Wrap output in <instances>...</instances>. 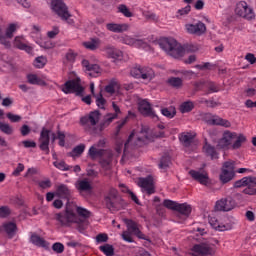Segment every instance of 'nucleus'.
Returning <instances> with one entry per match:
<instances>
[{
  "mask_svg": "<svg viewBox=\"0 0 256 256\" xmlns=\"http://www.w3.org/2000/svg\"><path fill=\"white\" fill-rule=\"evenodd\" d=\"M247 141L243 134H237L231 131H225L222 138L219 140V145L222 149H241V145Z\"/></svg>",
  "mask_w": 256,
  "mask_h": 256,
  "instance_id": "f257e3e1",
  "label": "nucleus"
},
{
  "mask_svg": "<svg viewBox=\"0 0 256 256\" xmlns=\"http://www.w3.org/2000/svg\"><path fill=\"white\" fill-rule=\"evenodd\" d=\"M55 219L58 221V223H60L62 227H69L70 223H78V229L80 233H83V231L89 227V221L79 220V218H77V214L71 210H66L65 213L56 214Z\"/></svg>",
  "mask_w": 256,
  "mask_h": 256,
  "instance_id": "f03ea898",
  "label": "nucleus"
},
{
  "mask_svg": "<svg viewBox=\"0 0 256 256\" xmlns=\"http://www.w3.org/2000/svg\"><path fill=\"white\" fill-rule=\"evenodd\" d=\"M88 155L92 159H100L99 163L104 171H110L113 163V152L105 149H99L95 145L91 146Z\"/></svg>",
  "mask_w": 256,
  "mask_h": 256,
  "instance_id": "7ed1b4c3",
  "label": "nucleus"
},
{
  "mask_svg": "<svg viewBox=\"0 0 256 256\" xmlns=\"http://www.w3.org/2000/svg\"><path fill=\"white\" fill-rule=\"evenodd\" d=\"M99 119H101V113H99L98 110H95L88 115L83 116L80 119V123L90 135H99V125H97Z\"/></svg>",
  "mask_w": 256,
  "mask_h": 256,
  "instance_id": "20e7f679",
  "label": "nucleus"
},
{
  "mask_svg": "<svg viewBox=\"0 0 256 256\" xmlns=\"http://www.w3.org/2000/svg\"><path fill=\"white\" fill-rule=\"evenodd\" d=\"M125 224L127 230L122 233L123 241H126V243H133L135 240H133L132 235H135L138 239H147V236L141 232L139 225L135 221L127 219L125 220Z\"/></svg>",
  "mask_w": 256,
  "mask_h": 256,
  "instance_id": "39448f33",
  "label": "nucleus"
},
{
  "mask_svg": "<svg viewBox=\"0 0 256 256\" xmlns=\"http://www.w3.org/2000/svg\"><path fill=\"white\" fill-rule=\"evenodd\" d=\"M159 46L163 51L168 53L174 59H179V57H183L185 53V49L181 46L175 39H166L160 42Z\"/></svg>",
  "mask_w": 256,
  "mask_h": 256,
  "instance_id": "423d86ee",
  "label": "nucleus"
},
{
  "mask_svg": "<svg viewBox=\"0 0 256 256\" xmlns=\"http://www.w3.org/2000/svg\"><path fill=\"white\" fill-rule=\"evenodd\" d=\"M52 10L62 21H67L68 25H73L74 21L70 18L69 8H67V5L62 0H52Z\"/></svg>",
  "mask_w": 256,
  "mask_h": 256,
  "instance_id": "0eeeda50",
  "label": "nucleus"
},
{
  "mask_svg": "<svg viewBox=\"0 0 256 256\" xmlns=\"http://www.w3.org/2000/svg\"><path fill=\"white\" fill-rule=\"evenodd\" d=\"M234 187L239 189L240 187H246L243 190L245 195H256V177H244L234 183Z\"/></svg>",
  "mask_w": 256,
  "mask_h": 256,
  "instance_id": "6e6552de",
  "label": "nucleus"
},
{
  "mask_svg": "<svg viewBox=\"0 0 256 256\" xmlns=\"http://www.w3.org/2000/svg\"><path fill=\"white\" fill-rule=\"evenodd\" d=\"M192 256H207V255H215V245L211 242L206 241L199 244H195L191 248Z\"/></svg>",
  "mask_w": 256,
  "mask_h": 256,
  "instance_id": "1a4fd4ad",
  "label": "nucleus"
},
{
  "mask_svg": "<svg viewBox=\"0 0 256 256\" xmlns=\"http://www.w3.org/2000/svg\"><path fill=\"white\" fill-rule=\"evenodd\" d=\"M130 74L135 79H143L144 81H152L155 78V71L149 67L136 66L131 69Z\"/></svg>",
  "mask_w": 256,
  "mask_h": 256,
  "instance_id": "9d476101",
  "label": "nucleus"
},
{
  "mask_svg": "<svg viewBox=\"0 0 256 256\" xmlns=\"http://www.w3.org/2000/svg\"><path fill=\"white\" fill-rule=\"evenodd\" d=\"M235 13L239 17H243V19H247L248 21L255 19V13L251 8H249V5H247V2L245 1H241L236 5Z\"/></svg>",
  "mask_w": 256,
  "mask_h": 256,
  "instance_id": "9b49d317",
  "label": "nucleus"
},
{
  "mask_svg": "<svg viewBox=\"0 0 256 256\" xmlns=\"http://www.w3.org/2000/svg\"><path fill=\"white\" fill-rule=\"evenodd\" d=\"M138 109L141 115L144 117H151V119H155L157 117V114L155 113V110L151 107V103L147 101V99H142L138 103Z\"/></svg>",
  "mask_w": 256,
  "mask_h": 256,
  "instance_id": "f8f14e48",
  "label": "nucleus"
},
{
  "mask_svg": "<svg viewBox=\"0 0 256 256\" xmlns=\"http://www.w3.org/2000/svg\"><path fill=\"white\" fill-rule=\"evenodd\" d=\"M74 187L79 195H83V193H91L93 191V185H91V182L87 178L77 180Z\"/></svg>",
  "mask_w": 256,
  "mask_h": 256,
  "instance_id": "ddd939ff",
  "label": "nucleus"
},
{
  "mask_svg": "<svg viewBox=\"0 0 256 256\" xmlns=\"http://www.w3.org/2000/svg\"><path fill=\"white\" fill-rule=\"evenodd\" d=\"M117 190L111 189L108 195L105 197L106 206L110 211H117L119 209V204L117 203Z\"/></svg>",
  "mask_w": 256,
  "mask_h": 256,
  "instance_id": "4468645a",
  "label": "nucleus"
},
{
  "mask_svg": "<svg viewBox=\"0 0 256 256\" xmlns=\"http://www.w3.org/2000/svg\"><path fill=\"white\" fill-rule=\"evenodd\" d=\"M138 185L139 187L144 189V191H146L148 195H153V193H155V186L153 185V176L151 175L145 178H139Z\"/></svg>",
  "mask_w": 256,
  "mask_h": 256,
  "instance_id": "2eb2a0df",
  "label": "nucleus"
},
{
  "mask_svg": "<svg viewBox=\"0 0 256 256\" xmlns=\"http://www.w3.org/2000/svg\"><path fill=\"white\" fill-rule=\"evenodd\" d=\"M62 91L66 94L69 93H83V86L79 84V81L77 80H68L65 82L64 87Z\"/></svg>",
  "mask_w": 256,
  "mask_h": 256,
  "instance_id": "dca6fc26",
  "label": "nucleus"
},
{
  "mask_svg": "<svg viewBox=\"0 0 256 256\" xmlns=\"http://www.w3.org/2000/svg\"><path fill=\"white\" fill-rule=\"evenodd\" d=\"M82 67L90 77H99L101 73V67L91 64L87 59L82 60Z\"/></svg>",
  "mask_w": 256,
  "mask_h": 256,
  "instance_id": "f3484780",
  "label": "nucleus"
},
{
  "mask_svg": "<svg viewBox=\"0 0 256 256\" xmlns=\"http://www.w3.org/2000/svg\"><path fill=\"white\" fill-rule=\"evenodd\" d=\"M55 195L60 199H66L69 201L71 199V195H73V191H71L67 184H58L56 186Z\"/></svg>",
  "mask_w": 256,
  "mask_h": 256,
  "instance_id": "a211bd4d",
  "label": "nucleus"
},
{
  "mask_svg": "<svg viewBox=\"0 0 256 256\" xmlns=\"http://www.w3.org/2000/svg\"><path fill=\"white\" fill-rule=\"evenodd\" d=\"M104 53L108 59H113V61H120V59H123V52L111 45L104 48Z\"/></svg>",
  "mask_w": 256,
  "mask_h": 256,
  "instance_id": "6ab92c4d",
  "label": "nucleus"
},
{
  "mask_svg": "<svg viewBox=\"0 0 256 256\" xmlns=\"http://www.w3.org/2000/svg\"><path fill=\"white\" fill-rule=\"evenodd\" d=\"M106 29L110 33H125L129 31V24L110 22L106 24Z\"/></svg>",
  "mask_w": 256,
  "mask_h": 256,
  "instance_id": "aec40b11",
  "label": "nucleus"
},
{
  "mask_svg": "<svg viewBox=\"0 0 256 256\" xmlns=\"http://www.w3.org/2000/svg\"><path fill=\"white\" fill-rule=\"evenodd\" d=\"M186 30L191 35H203L207 31V27L203 22H198L196 24H187Z\"/></svg>",
  "mask_w": 256,
  "mask_h": 256,
  "instance_id": "412c9836",
  "label": "nucleus"
},
{
  "mask_svg": "<svg viewBox=\"0 0 256 256\" xmlns=\"http://www.w3.org/2000/svg\"><path fill=\"white\" fill-rule=\"evenodd\" d=\"M189 175L194 181H198L200 185H209V174L201 173L197 170H190Z\"/></svg>",
  "mask_w": 256,
  "mask_h": 256,
  "instance_id": "4be33fe9",
  "label": "nucleus"
},
{
  "mask_svg": "<svg viewBox=\"0 0 256 256\" xmlns=\"http://www.w3.org/2000/svg\"><path fill=\"white\" fill-rule=\"evenodd\" d=\"M50 133L51 131L43 128L39 138L41 151H46L47 153H49V141H50L49 134Z\"/></svg>",
  "mask_w": 256,
  "mask_h": 256,
  "instance_id": "5701e85b",
  "label": "nucleus"
},
{
  "mask_svg": "<svg viewBox=\"0 0 256 256\" xmlns=\"http://www.w3.org/2000/svg\"><path fill=\"white\" fill-rule=\"evenodd\" d=\"M203 152L205 153L206 157H210V159H219V153L217 152V149L215 146L205 143L203 146Z\"/></svg>",
  "mask_w": 256,
  "mask_h": 256,
  "instance_id": "b1692460",
  "label": "nucleus"
},
{
  "mask_svg": "<svg viewBox=\"0 0 256 256\" xmlns=\"http://www.w3.org/2000/svg\"><path fill=\"white\" fill-rule=\"evenodd\" d=\"M115 119H117V114H113V113L106 114L104 116L103 121L99 124V133H101V131H104V129H107V127H109V125L113 123Z\"/></svg>",
  "mask_w": 256,
  "mask_h": 256,
  "instance_id": "393cba45",
  "label": "nucleus"
},
{
  "mask_svg": "<svg viewBox=\"0 0 256 256\" xmlns=\"http://www.w3.org/2000/svg\"><path fill=\"white\" fill-rule=\"evenodd\" d=\"M194 139L195 136L192 135L190 132H184L179 135V141L184 147H190Z\"/></svg>",
  "mask_w": 256,
  "mask_h": 256,
  "instance_id": "a878e982",
  "label": "nucleus"
},
{
  "mask_svg": "<svg viewBox=\"0 0 256 256\" xmlns=\"http://www.w3.org/2000/svg\"><path fill=\"white\" fill-rule=\"evenodd\" d=\"M3 229L7 233L9 239H13L15 233H17V224L14 222H6L3 224Z\"/></svg>",
  "mask_w": 256,
  "mask_h": 256,
  "instance_id": "bb28decb",
  "label": "nucleus"
},
{
  "mask_svg": "<svg viewBox=\"0 0 256 256\" xmlns=\"http://www.w3.org/2000/svg\"><path fill=\"white\" fill-rule=\"evenodd\" d=\"M14 45L17 47V49H20V51H26V53H32L33 48L31 46L25 44L23 42V38L21 37H16L14 40Z\"/></svg>",
  "mask_w": 256,
  "mask_h": 256,
  "instance_id": "cd10ccee",
  "label": "nucleus"
},
{
  "mask_svg": "<svg viewBox=\"0 0 256 256\" xmlns=\"http://www.w3.org/2000/svg\"><path fill=\"white\" fill-rule=\"evenodd\" d=\"M176 211L180 213V215H183L184 217H189V215H191L192 208H191V205L187 203H182V204L178 203Z\"/></svg>",
  "mask_w": 256,
  "mask_h": 256,
  "instance_id": "c85d7f7f",
  "label": "nucleus"
},
{
  "mask_svg": "<svg viewBox=\"0 0 256 256\" xmlns=\"http://www.w3.org/2000/svg\"><path fill=\"white\" fill-rule=\"evenodd\" d=\"M170 166H171V157L167 155L162 156L158 164V167L161 170V172L165 173Z\"/></svg>",
  "mask_w": 256,
  "mask_h": 256,
  "instance_id": "c756f323",
  "label": "nucleus"
},
{
  "mask_svg": "<svg viewBox=\"0 0 256 256\" xmlns=\"http://www.w3.org/2000/svg\"><path fill=\"white\" fill-rule=\"evenodd\" d=\"M235 178V172H230L227 170H222L219 176L221 183L225 185V183H229V181H233Z\"/></svg>",
  "mask_w": 256,
  "mask_h": 256,
  "instance_id": "7c9ffc66",
  "label": "nucleus"
},
{
  "mask_svg": "<svg viewBox=\"0 0 256 256\" xmlns=\"http://www.w3.org/2000/svg\"><path fill=\"white\" fill-rule=\"evenodd\" d=\"M30 241L33 245H36V247H47V241L37 234H32Z\"/></svg>",
  "mask_w": 256,
  "mask_h": 256,
  "instance_id": "2f4dec72",
  "label": "nucleus"
},
{
  "mask_svg": "<svg viewBox=\"0 0 256 256\" xmlns=\"http://www.w3.org/2000/svg\"><path fill=\"white\" fill-rule=\"evenodd\" d=\"M83 45L86 49H89L90 51H95L96 49H99V46L101 45V40L98 38H94L91 41L84 42Z\"/></svg>",
  "mask_w": 256,
  "mask_h": 256,
  "instance_id": "473e14b6",
  "label": "nucleus"
},
{
  "mask_svg": "<svg viewBox=\"0 0 256 256\" xmlns=\"http://www.w3.org/2000/svg\"><path fill=\"white\" fill-rule=\"evenodd\" d=\"M212 125H220L221 127H231V122L219 116H213L211 119Z\"/></svg>",
  "mask_w": 256,
  "mask_h": 256,
  "instance_id": "72a5a7b5",
  "label": "nucleus"
},
{
  "mask_svg": "<svg viewBox=\"0 0 256 256\" xmlns=\"http://www.w3.org/2000/svg\"><path fill=\"white\" fill-rule=\"evenodd\" d=\"M209 223L211 227H213V229H217V231H227V226L221 224L215 217H211L209 219Z\"/></svg>",
  "mask_w": 256,
  "mask_h": 256,
  "instance_id": "f704fd0d",
  "label": "nucleus"
},
{
  "mask_svg": "<svg viewBox=\"0 0 256 256\" xmlns=\"http://www.w3.org/2000/svg\"><path fill=\"white\" fill-rule=\"evenodd\" d=\"M84 152L85 144H80L73 148V150L69 153V157H79L83 155Z\"/></svg>",
  "mask_w": 256,
  "mask_h": 256,
  "instance_id": "c9c22d12",
  "label": "nucleus"
},
{
  "mask_svg": "<svg viewBox=\"0 0 256 256\" xmlns=\"http://www.w3.org/2000/svg\"><path fill=\"white\" fill-rule=\"evenodd\" d=\"M100 251L104 253L106 256H113L115 255V248L111 244H105L99 247Z\"/></svg>",
  "mask_w": 256,
  "mask_h": 256,
  "instance_id": "e433bc0d",
  "label": "nucleus"
},
{
  "mask_svg": "<svg viewBox=\"0 0 256 256\" xmlns=\"http://www.w3.org/2000/svg\"><path fill=\"white\" fill-rule=\"evenodd\" d=\"M161 113L162 115H164V117H167L168 119H173V117L177 115V110H175V107L162 108Z\"/></svg>",
  "mask_w": 256,
  "mask_h": 256,
  "instance_id": "4c0bfd02",
  "label": "nucleus"
},
{
  "mask_svg": "<svg viewBox=\"0 0 256 256\" xmlns=\"http://www.w3.org/2000/svg\"><path fill=\"white\" fill-rule=\"evenodd\" d=\"M194 108H195V104H193V102L191 101L183 102L180 105L181 113H190V111H193Z\"/></svg>",
  "mask_w": 256,
  "mask_h": 256,
  "instance_id": "58836bf2",
  "label": "nucleus"
},
{
  "mask_svg": "<svg viewBox=\"0 0 256 256\" xmlns=\"http://www.w3.org/2000/svg\"><path fill=\"white\" fill-rule=\"evenodd\" d=\"M141 135L137 138V141L139 143H147L149 141V128L148 127H142Z\"/></svg>",
  "mask_w": 256,
  "mask_h": 256,
  "instance_id": "ea45409f",
  "label": "nucleus"
},
{
  "mask_svg": "<svg viewBox=\"0 0 256 256\" xmlns=\"http://www.w3.org/2000/svg\"><path fill=\"white\" fill-rule=\"evenodd\" d=\"M0 131L5 135H13L14 129L7 123L0 122Z\"/></svg>",
  "mask_w": 256,
  "mask_h": 256,
  "instance_id": "a19ab883",
  "label": "nucleus"
},
{
  "mask_svg": "<svg viewBox=\"0 0 256 256\" xmlns=\"http://www.w3.org/2000/svg\"><path fill=\"white\" fill-rule=\"evenodd\" d=\"M54 167L56 169H59L60 171H71L73 166H69L65 161H60V162H53Z\"/></svg>",
  "mask_w": 256,
  "mask_h": 256,
  "instance_id": "79ce46f5",
  "label": "nucleus"
},
{
  "mask_svg": "<svg viewBox=\"0 0 256 256\" xmlns=\"http://www.w3.org/2000/svg\"><path fill=\"white\" fill-rule=\"evenodd\" d=\"M76 213L79 217H83V219H89V217H91V211L80 206L76 208Z\"/></svg>",
  "mask_w": 256,
  "mask_h": 256,
  "instance_id": "37998d69",
  "label": "nucleus"
},
{
  "mask_svg": "<svg viewBox=\"0 0 256 256\" xmlns=\"http://www.w3.org/2000/svg\"><path fill=\"white\" fill-rule=\"evenodd\" d=\"M118 11L119 13H122V15H124V17H133V13L131 12V10H129V8H127V5L125 4H120L118 6Z\"/></svg>",
  "mask_w": 256,
  "mask_h": 256,
  "instance_id": "c03bdc74",
  "label": "nucleus"
},
{
  "mask_svg": "<svg viewBox=\"0 0 256 256\" xmlns=\"http://www.w3.org/2000/svg\"><path fill=\"white\" fill-rule=\"evenodd\" d=\"M134 47H136L137 49H149V44L143 39H135Z\"/></svg>",
  "mask_w": 256,
  "mask_h": 256,
  "instance_id": "a18cd8bd",
  "label": "nucleus"
},
{
  "mask_svg": "<svg viewBox=\"0 0 256 256\" xmlns=\"http://www.w3.org/2000/svg\"><path fill=\"white\" fill-rule=\"evenodd\" d=\"M17 31V24H10L6 29V37L7 39H13V34Z\"/></svg>",
  "mask_w": 256,
  "mask_h": 256,
  "instance_id": "49530a36",
  "label": "nucleus"
},
{
  "mask_svg": "<svg viewBox=\"0 0 256 256\" xmlns=\"http://www.w3.org/2000/svg\"><path fill=\"white\" fill-rule=\"evenodd\" d=\"M46 63H47V59H45V57H43V56H40L35 59L34 66H36L37 69H43V67H45Z\"/></svg>",
  "mask_w": 256,
  "mask_h": 256,
  "instance_id": "de8ad7c7",
  "label": "nucleus"
},
{
  "mask_svg": "<svg viewBox=\"0 0 256 256\" xmlns=\"http://www.w3.org/2000/svg\"><path fill=\"white\" fill-rule=\"evenodd\" d=\"M164 207H166L167 209H171L172 211H176L179 203L173 201V200H164L163 202Z\"/></svg>",
  "mask_w": 256,
  "mask_h": 256,
  "instance_id": "09e8293b",
  "label": "nucleus"
},
{
  "mask_svg": "<svg viewBox=\"0 0 256 256\" xmlns=\"http://www.w3.org/2000/svg\"><path fill=\"white\" fill-rule=\"evenodd\" d=\"M168 83L172 86V87H181L183 85V80L179 77H172L168 80Z\"/></svg>",
  "mask_w": 256,
  "mask_h": 256,
  "instance_id": "8fccbe9b",
  "label": "nucleus"
},
{
  "mask_svg": "<svg viewBox=\"0 0 256 256\" xmlns=\"http://www.w3.org/2000/svg\"><path fill=\"white\" fill-rule=\"evenodd\" d=\"M225 199L218 200L215 205L216 211H229V207H225Z\"/></svg>",
  "mask_w": 256,
  "mask_h": 256,
  "instance_id": "3c124183",
  "label": "nucleus"
},
{
  "mask_svg": "<svg viewBox=\"0 0 256 256\" xmlns=\"http://www.w3.org/2000/svg\"><path fill=\"white\" fill-rule=\"evenodd\" d=\"M95 97L97 107H99V109H105V103H107V101L105 100V98H103V95L99 94Z\"/></svg>",
  "mask_w": 256,
  "mask_h": 256,
  "instance_id": "603ef678",
  "label": "nucleus"
},
{
  "mask_svg": "<svg viewBox=\"0 0 256 256\" xmlns=\"http://www.w3.org/2000/svg\"><path fill=\"white\" fill-rule=\"evenodd\" d=\"M0 43L1 45H4V47H11V42L7 40L6 34H3V30L0 28Z\"/></svg>",
  "mask_w": 256,
  "mask_h": 256,
  "instance_id": "864d4df0",
  "label": "nucleus"
},
{
  "mask_svg": "<svg viewBox=\"0 0 256 256\" xmlns=\"http://www.w3.org/2000/svg\"><path fill=\"white\" fill-rule=\"evenodd\" d=\"M128 121H129V117H125L124 119L117 122L116 135H119V133H121L122 127H125Z\"/></svg>",
  "mask_w": 256,
  "mask_h": 256,
  "instance_id": "5fc2aeb1",
  "label": "nucleus"
},
{
  "mask_svg": "<svg viewBox=\"0 0 256 256\" xmlns=\"http://www.w3.org/2000/svg\"><path fill=\"white\" fill-rule=\"evenodd\" d=\"M11 215V209L8 206H1L0 207V217L5 219Z\"/></svg>",
  "mask_w": 256,
  "mask_h": 256,
  "instance_id": "6e6d98bb",
  "label": "nucleus"
},
{
  "mask_svg": "<svg viewBox=\"0 0 256 256\" xmlns=\"http://www.w3.org/2000/svg\"><path fill=\"white\" fill-rule=\"evenodd\" d=\"M52 250L55 253H63V251H65V246L61 242H56L52 245Z\"/></svg>",
  "mask_w": 256,
  "mask_h": 256,
  "instance_id": "4d7b16f0",
  "label": "nucleus"
},
{
  "mask_svg": "<svg viewBox=\"0 0 256 256\" xmlns=\"http://www.w3.org/2000/svg\"><path fill=\"white\" fill-rule=\"evenodd\" d=\"M23 171H25V165H23V163H19L16 169H14V171L12 172V175L14 177H19L21 173H23Z\"/></svg>",
  "mask_w": 256,
  "mask_h": 256,
  "instance_id": "13d9d810",
  "label": "nucleus"
},
{
  "mask_svg": "<svg viewBox=\"0 0 256 256\" xmlns=\"http://www.w3.org/2000/svg\"><path fill=\"white\" fill-rule=\"evenodd\" d=\"M6 117L11 121V123H19V121H21L20 115L13 114L11 112L7 113Z\"/></svg>",
  "mask_w": 256,
  "mask_h": 256,
  "instance_id": "bf43d9fd",
  "label": "nucleus"
},
{
  "mask_svg": "<svg viewBox=\"0 0 256 256\" xmlns=\"http://www.w3.org/2000/svg\"><path fill=\"white\" fill-rule=\"evenodd\" d=\"M191 12V5H187L186 7L179 9L177 11V17H183L184 15H189Z\"/></svg>",
  "mask_w": 256,
  "mask_h": 256,
  "instance_id": "052dcab7",
  "label": "nucleus"
},
{
  "mask_svg": "<svg viewBox=\"0 0 256 256\" xmlns=\"http://www.w3.org/2000/svg\"><path fill=\"white\" fill-rule=\"evenodd\" d=\"M207 89L209 93H218L219 85H217L215 82H208Z\"/></svg>",
  "mask_w": 256,
  "mask_h": 256,
  "instance_id": "680f3d73",
  "label": "nucleus"
},
{
  "mask_svg": "<svg viewBox=\"0 0 256 256\" xmlns=\"http://www.w3.org/2000/svg\"><path fill=\"white\" fill-rule=\"evenodd\" d=\"M52 183L50 179H46V180H41L38 182V186L40 187V189H50Z\"/></svg>",
  "mask_w": 256,
  "mask_h": 256,
  "instance_id": "e2e57ef3",
  "label": "nucleus"
},
{
  "mask_svg": "<svg viewBox=\"0 0 256 256\" xmlns=\"http://www.w3.org/2000/svg\"><path fill=\"white\" fill-rule=\"evenodd\" d=\"M109 241V236L105 233H100L96 236L97 243H107Z\"/></svg>",
  "mask_w": 256,
  "mask_h": 256,
  "instance_id": "0e129e2a",
  "label": "nucleus"
},
{
  "mask_svg": "<svg viewBox=\"0 0 256 256\" xmlns=\"http://www.w3.org/2000/svg\"><path fill=\"white\" fill-rule=\"evenodd\" d=\"M222 171H230L231 173H235V166L233 162H225L223 164Z\"/></svg>",
  "mask_w": 256,
  "mask_h": 256,
  "instance_id": "69168bd1",
  "label": "nucleus"
},
{
  "mask_svg": "<svg viewBox=\"0 0 256 256\" xmlns=\"http://www.w3.org/2000/svg\"><path fill=\"white\" fill-rule=\"evenodd\" d=\"M27 79H28V83H30V85H39V78L37 77V75L29 74L27 76Z\"/></svg>",
  "mask_w": 256,
  "mask_h": 256,
  "instance_id": "338daca9",
  "label": "nucleus"
},
{
  "mask_svg": "<svg viewBox=\"0 0 256 256\" xmlns=\"http://www.w3.org/2000/svg\"><path fill=\"white\" fill-rule=\"evenodd\" d=\"M122 43H124L125 45H130L131 47H134V45H135V38H133L131 36H125L122 39Z\"/></svg>",
  "mask_w": 256,
  "mask_h": 256,
  "instance_id": "774afa93",
  "label": "nucleus"
}]
</instances>
